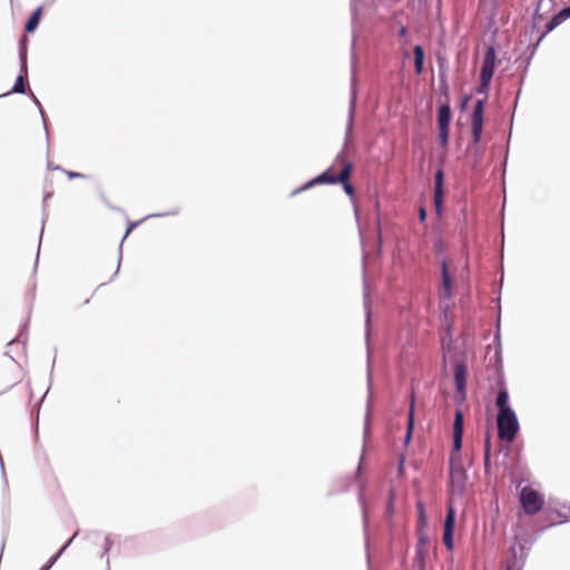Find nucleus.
I'll return each instance as SVG.
<instances>
[{"mask_svg": "<svg viewBox=\"0 0 570 570\" xmlns=\"http://www.w3.org/2000/svg\"><path fill=\"white\" fill-rule=\"evenodd\" d=\"M441 274H442V286H441V297L445 299L452 298V287H453V277L449 269V264L446 261H443L441 264Z\"/></svg>", "mask_w": 570, "mask_h": 570, "instance_id": "7", "label": "nucleus"}, {"mask_svg": "<svg viewBox=\"0 0 570 570\" xmlns=\"http://www.w3.org/2000/svg\"><path fill=\"white\" fill-rule=\"evenodd\" d=\"M454 383L461 401L465 400L466 367L458 363L454 367Z\"/></svg>", "mask_w": 570, "mask_h": 570, "instance_id": "8", "label": "nucleus"}, {"mask_svg": "<svg viewBox=\"0 0 570 570\" xmlns=\"http://www.w3.org/2000/svg\"><path fill=\"white\" fill-rule=\"evenodd\" d=\"M495 50L493 47H489L485 51L481 72H480V85L476 88L478 94H485L488 92L491 79L493 77L494 67H495Z\"/></svg>", "mask_w": 570, "mask_h": 570, "instance_id": "4", "label": "nucleus"}, {"mask_svg": "<svg viewBox=\"0 0 570 570\" xmlns=\"http://www.w3.org/2000/svg\"><path fill=\"white\" fill-rule=\"evenodd\" d=\"M485 100H478L471 115V134L473 144H479L483 131V114Z\"/></svg>", "mask_w": 570, "mask_h": 570, "instance_id": "5", "label": "nucleus"}, {"mask_svg": "<svg viewBox=\"0 0 570 570\" xmlns=\"http://www.w3.org/2000/svg\"><path fill=\"white\" fill-rule=\"evenodd\" d=\"M463 438V414L461 411L455 412L453 422V450L460 452Z\"/></svg>", "mask_w": 570, "mask_h": 570, "instance_id": "9", "label": "nucleus"}, {"mask_svg": "<svg viewBox=\"0 0 570 570\" xmlns=\"http://www.w3.org/2000/svg\"><path fill=\"white\" fill-rule=\"evenodd\" d=\"M451 121V109L448 105H442L439 108L438 125L439 128H449Z\"/></svg>", "mask_w": 570, "mask_h": 570, "instance_id": "13", "label": "nucleus"}, {"mask_svg": "<svg viewBox=\"0 0 570 570\" xmlns=\"http://www.w3.org/2000/svg\"><path fill=\"white\" fill-rule=\"evenodd\" d=\"M41 16H42V7H38L33 13L31 14V17L28 19L26 26H24V30L26 32L30 33V32H33L39 22H40V19H41Z\"/></svg>", "mask_w": 570, "mask_h": 570, "instance_id": "15", "label": "nucleus"}, {"mask_svg": "<svg viewBox=\"0 0 570 570\" xmlns=\"http://www.w3.org/2000/svg\"><path fill=\"white\" fill-rule=\"evenodd\" d=\"M508 570H510V569H508Z\"/></svg>", "mask_w": 570, "mask_h": 570, "instance_id": "35", "label": "nucleus"}, {"mask_svg": "<svg viewBox=\"0 0 570 570\" xmlns=\"http://www.w3.org/2000/svg\"><path fill=\"white\" fill-rule=\"evenodd\" d=\"M498 433L501 440L512 441L518 431L519 423L513 410H503L498 413Z\"/></svg>", "mask_w": 570, "mask_h": 570, "instance_id": "2", "label": "nucleus"}, {"mask_svg": "<svg viewBox=\"0 0 570 570\" xmlns=\"http://www.w3.org/2000/svg\"><path fill=\"white\" fill-rule=\"evenodd\" d=\"M393 511H394V502H393V495L391 494L389 502H387V507H386V513L391 515L393 513Z\"/></svg>", "mask_w": 570, "mask_h": 570, "instance_id": "27", "label": "nucleus"}, {"mask_svg": "<svg viewBox=\"0 0 570 570\" xmlns=\"http://www.w3.org/2000/svg\"><path fill=\"white\" fill-rule=\"evenodd\" d=\"M419 216H420V220L421 222H424L425 220V217H426V212L423 207L420 208L419 210Z\"/></svg>", "mask_w": 570, "mask_h": 570, "instance_id": "31", "label": "nucleus"}, {"mask_svg": "<svg viewBox=\"0 0 570 570\" xmlns=\"http://www.w3.org/2000/svg\"><path fill=\"white\" fill-rule=\"evenodd\" d=\"M351 175H352L351 167L348 165H346L344 167L342 175H334V174H331V173H322L321 175H318L314 179L309 180L308 183H306L302 187L295 189L293 191V195H297L301 191L306 190L309 187H312L314 185H317V184H338L340 183V184L343 185L345 193L348 196H353L354 195V187L350 183Z\"/></svg>", "mask_w": 570, "mask_h": 570, "instance_id": "1", "label": "nucleus"}, {"mask_svg": "<svg viewBox=\"0 0 570 570\" xmlns=\"http://www.w3.org/2000/svg\"><path fill=\"white\" fill-rule=\"evenodd\" d=\"M413 423H414V396L412 395L411 406H410V412H409V417H407V432H406V438H405L406 442L411 438L412 430H413Z\"/></svg>", "mask_w": 570, "mask_h": 570, "instance_id": "18", "label": "nucleus"}, {"mask_svg": "<svg viewBox=\"0 0 570 570\" xmlns=\"http://www.w3.org/2000/svg\"><path fill=\"white\" fill-rule=\"evenodd\" d=\"M26 76H27V72L24 73L21 70V75L18 76L16 83L12 88L13 92L23 94L26 91V88H24V77Z\"/></svg>", "mask_w": 570, "mask_h": 570, "instance_id": "19", "label": "nucleus"}, {"mask_svg": "<svg viewBox=\"0 0 570 570\" xmlns=\"http://www.w3.org/2000/svg\"><path fill=\"white\" fill-rule=\"evenodd\" d=\"M413 55H414V68L415 72L417 75H421L423 71V63H424V50L423 48L417 45L413 48Z\"/></svg>", "mask_w": 570, "mask_h": 570, "instance_id": "16", "label": "nucleus"}, {"mask_svg": "<svg viewBox=\"0 0 570 570\" xmlns=\"http://www.w3.org/2000/svg\"><path fill=\"white\" fill-rule=\"evenodd\" d=\"M450 481L453 488L462 491L466 481V472L461 464L452 465L450 469Z\"/></svg>", "mask_w": 570, "mask_h": 570, "instance_id": "10", "label": "nucleus"}, {"mask_svg": "<svg viewBox=\"0 0 570 570\" xmlns=\"http://www.w3.org/2000/svg\"><path fill=\"white\" fill-rule=\"evenodd\" d=\"M66 175L68 176V178L72 179V178H80V177H85L83 174L81 173H76V171H66Z\"/></svg>", "mask_w": 570, "mask_h": 570, "instance_id": "29", "label": "nucleus"}, {"mask_svg": "<svg viewBox=\"0 0 570 570\" xmlns=\"http://www.w3.org/2000/svg\"><path fill=\"white\" fill-rule=\"evenodd\" d=\"M443 202V188H434V205L435 209L440 212Z\"/></svg>", "mask_w": 570, "mask_h": 570, "instance_id": "21", "label": "nucleus"}, {"mask_svg": "<svg viewBox=\"0 0 570 570\" xmlns=\"http://www.w3.org/2000/svg\"><path fill=\"white\" fill-rule=\"evenodd\" d=\"M495 405L498 406L499 412L503 411L505 409L512 410L509 405V394H508V391H507L503 382H501V389L497 395Z\"/></svg>", "mask_w": 570, "mask_h": 570, "instance_id": "14", "label": "nucleus"}, {"mask_svg": "<svg viewBox=\"0 0 570 570\" xmlns=\"http://www.w3.org/2000/svg\"><path fill=\"white\" fill-rule=\"evenodd\" d=\"M484 468H485V471H488L490 468V454H488V453H484Z\"/></svg>", "mask_w": 570, "mask_h": 570, "instance_id": "30", "label": "nucleus"}, {"mask_svg": "<svg viewBox=\"0 0 570 570\" xmlns=\"http://www.w3.org/2000/svg\"><path fill=\"white\" fill-rule=\"evenodd\" d=\"M59 554H60V552H59L57 556H55V557L50 560L49 564H48L43 570L49 569V568L51 567V564L57 560V558L59 557Z\"/></svg>", "mask_w": 570, "mask_h": 570, "instance_id": "32", "label": "nucleus"}, {"mask_svg": "<svg viewBox=\"0 0 570 570\" xmlns=\"http://www.w3.org/2000/svg\"><path fill=\"white\" fill-rule=\"evenodd\" d=\"M568 18H570V7L562 9L552 17V19L547 23V32L552 31Z\"/></svg>", "mask_w": 570, "mask_h": 570, "instance_id": "12", "label": "nucleus"}, {"mask_svg": "<svg viewBox=\"0 0 570 570\" xmlns=\"http://www.w3.org/2000/svg\"><path fill=\"white\" fill-rule=\"evenodd\" d=\"M406 32H407L406 28H405V27H401V29H400V31H399V35H400L401 37H404V36L406 35Z\"/></svg>", "mask_w": 570, "mask_h": 570, "instance_id": "33", "label": "nucleus"}, {"mask_svg": "<svg viewBox=\"0 0 570 570\" xmlns=\"http://www.w3.org/2000/svg\"><path fill=\"white\" fill-rule=\"evenodd\" d=\"M416 508L419 510V515H420L421 521L424 522L425 521V512H424L423 503L422 502H417L416 503Z\"/></svg>", "mask_w": 570, "mask_h": 570, "instance_id": "25", "label": "nucleus"}, {"mask_svg": "<svg viewBox=\"0 0 570 570\" xmlns=\"http://www.w3.org/2000/svg\"><path fill=\"white\" fill-rule=\"evenodd\" d=\"M27 42L28 39L26 36H23L20 40V61L21 69L24 73L27 72Z\"/></svg>", "mask_w": 570, "mask_h": 570, "instance_id": "17", "label": "nucleus"}, {"mask_svg": "<svg viewBox=\"0 0 570 570\" xmlns=\"http://www.w3.org/2000/svg\"><path fill=\"white\" fill-rule=\"evenodd\" d=\"M490 451H491V440H490V435H487L485 442H484V453L490 454Z\"/></svg>", "mask_w": 570, "mask_h": 570, "instance_id": "28", "label": "nucleus"}, {"mask_svg": "<svg viewBox=\"0 0 570 570\" xmlns=\"http://www.w3.org/2000/svg\"><path fill=\"white\" fill-rule=\"evenodd\" d=\"M439 139L442 146H445L448 144L449 128H439Z\"/></svg>", "mask_w": 570, "mask_h": 570, "instance_id": "22", "label": "nucleus"}, {"mask_svg": "<svg viewBox=\"0 0 570 570\" xmlns=\"http://www.w3.org/2000/svg\"><path fill=\"white\" fill-rule=\"evenodd\" d=\"M428 537L424 534H420L417 542V550L421 551L428 544Z\"/></svg>", "mask_w": 570, "mask_h": 570, "instance_id": "24", "label": "nucleus"}, {"mask_svg": "<svg viewBox=\"0 0 570 570\" xmlns=\"http://www.w3.org/2000/svg\"><path fill=\"white\" fill-rule=\"evenodd\" d=\"M443 202V188H434V205L435 209L440 212Z\"/></svg>", "mask_w": 570, "mask_h": 570, "instance_id": "20", "label": "nucleus"}, {"mask_svg": "<svg viewBox=\"0 0 570 570\" xmlns=\"http://www.w3.org/2000/svg\"><path fill=\"white\" fill-rule=\"evenodd\" d=\"M139 223L140 222H130L125 233V237H127L139 225Z\"/></svg>", "mask_w": 570, "mask_h": 570, "instance_id": "26", "label": "nucleus"}, {"mask_svg": "<svg viewBox=\"0 0 570 570\" xmlns=\"http://www.w3.org/2000/svg\"><path fill=\"white\" fill-rule=\"evenodd\" d=\"M520 503L525 514L534 515L544 505V497L531 487H524L520 491Z\"/></svg>", "mask_w": 570, "mask_h": 570, "instance_id": "3", "label": "nucleus"}, {"mask_svg": "<svg viewBox=\"0 0 570 570\" xmlns=\"http://www.w3.org/2000/svg\"><path fill=\"white\" fill-rule=\"evenodd\" d=\"M444 174L442 169H439L435 174V189L443 188Z\"/></svg>", "mask_w": 570, "mask_h": 570, "instance_id": "23", "label": "nucleus"}, {"mask_svg": "<svg viewBox=\"0 0 570 570\" xmlns=\"http://www.w3.org/2000/svg\"><path fill=\"white\" fill-rule=\"evenodd\" d=\"M348 165L351 167V171L353 170V164L348 160L345 153H340L331 167L324 173H331L334 175H342L344 167Z\"/></svg>", "mask_w": 570, "mask_h": 570, "instance_id": "11", "label": "nucleus"}, {"mask_svg": "<svg viewBox=\"0 0 570 570\" xmlns=\"http://www.w3.org/2000/svg\"><path fill=\"white\" fill-rule=\"evenodd\" d=\"M454 523H455V513L452 507L448 508L446 517L444 520V532H443V543L449 551L453 550V532H454Z\"/></svg>", "mask_w": 570, "mask_h": 570, "instance_id": "6", "label": "nucleus"}, {"mask_svg": "<svg viewBox=\"0 0 570 570\" xmlns=\"http://www.w3.org/2000/svg\"><path fill=\"white\" fill-rule=\"evenodd\" d=\"M110 549V542L108 539H106V546H105V553H107Z\"/></svg>", "mask_w": 570, "mask_h": 570, "instance_id": "34", "label": "nucleus"}]
</instances>
